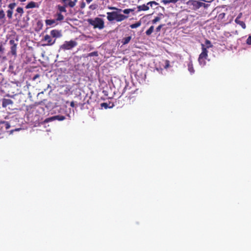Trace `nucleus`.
<instances>
[{
	"label": "nucleus",
	"mask_w": 251,
	"mask_h": 251,
	"mask_svg": "<svg viewBox=\"0 0 251 251\" xmlns=\"http://www.w3.org/2000/svg\"><path fill=\"white\" fill-rule=\"evenodd\" d=\"M87 21L90 25L93 26L94 28H98L100 29H101L103 28L104 26L103 21L98 17L96 18L94 20L89 19Z\"/></svg>",
	"instance_id": "1"
},
{
	"label": "nucleus",
	"mask_w": 251,
	"mask_h": 251,
	"mask_svg": "<svg viewBox=\"0 0 251 251\" xmlns=\"http://www.w3.org/2000/svg\"><path fill=\"white\" fill-rule=\"evenodd\" d=\"M202 52L199 55L198 61L201 65L204 66L206 64L205 59L208 57V50L203 44H201Z\"/></svg>",
	"instance_id": "2"
},
{
	"label": "nucleus",
	"mask_w": 251,
	"mask_h": 251,
	"mask_svg": "<svg viewBox=\"0 0 251 251\" xmlns=\"http://www.w3.org/2000/svg\"><path fill=\"white\" fill-rule=\"evenodd\" d=\"M213 1H214V0H189L188 3L193 5L194 6L197 8H199L202 6L204 7H207L208 4H206L203 2L211 3Z\"/></svg>",
	"instance_id": "3"
},
{
	"label": "nucleus",
	"mask_w": 251,
	"mask_h": 251,
	"mask_svg": "<svg viewBox=\"0 0 251 251\" xmlns=\"http://www.w3.org/2000/svg\"><path fill=\"white\" fill-rule=\"evenodd\" d=\"M77 45V43L74 40L69 41H65L64 43L60 46V50L65 51L66 50H72Z\"/></svg>",
	"instance_id": "4"
},
{
	"label": "nucleus",
	"mask_w": 251,
	"mask_h": 251,
	"mask_svg": "<svg viewBox=\"0 0 251 251\" xmlns=\"http://www.w3.org/2000/svg\"><path fill=\"white\" fill-rule=\"evenodd\" d=\"M28 17H19L17 25L22 28H24L28 25Z\"/></svg>",
	"instance_id": "5"
},
{
	"label": "nucleus",
	"mask_w": 251,
	"mask_h": 251,
	"mask_svg": "<svg viewBox=\"0 0 251 251\" xmlns=\"http://www.w3.org/2000/svg\"><path fill=\"white\" fill-rule=\"evenodd\" d=\"M153 5H157V3L155 1H150L146 5L143 4L137 7L138 11H146L149 9L150 7H152Z\"/></svg>",
	"instance_id": "6"
},
{
	"label": "nucleus",
	"mask_w": 251,
	"mask_h": 251,
	"mask_svg": "<svg viewBox=\"0 0 251 251\" xmlns=\"http://www.w3.org/2000/svg\"><path fill=\"white\" fill-rule=\"evenodd\" d=\"M43 41L47 42V44L45 45L51 46L55 43L56 39H53L50 35L47 34L44 37Z\"/></svg>",
	"instance_id": "7"
},
{
	"label": "nucleus",
	"mask_w": 251,
	"mask_h": 251,
	"mask_svg": "<svg viewBox=\"0 0 251 251\" xmlns=\"http://www.w3.org/2000/svg\"><path fill=\"white\" fill-rule=\"evenodd\" d=\"M9 44L11 45L10 47V53L16 56L17 55V44L15 43L14 40H10L9 41Z\"/></svg>",
	"instance_id": "8"
},
{
	"label": "nucleus",
	"mask_w": 251,
	"mask_h": 251,
	"mask_svg": "<svg viewBox=\"0 0 251 251\" xmlns=\"http://www.w3.org/2000/svg\"><path fill=\"white\" fill-rule=\"evenodd\" d=\"M61 1L64 4L65 7L73 8L75 5L77 0H61Z\"/></svg>",
	"instance_id": "9"
},
{
	"label": "nucleus",
	"mask_w": 251,
	"mask_h": 251,
	"mask_svg": "<svg viewBox=\"0 0 251 251\" xmlns=\"http://www.w3.org/2000/svg\"><path fill=\"white\" fill-rule=\"evenodd\" d=\"M111 9L113 10V11L111 12H107L108 16H123L121 12L122 9H118L115 7H111Z\"/></svg>",
	"instance_id": "10"
},
{
	"label": "nucleus",
	"mask_w": 251,
	"mask_h": 251,
	"mask_svg": "<svg viewBox=\"0 0 251 251\" xmlns=\"http://www.w3.org/2000/svg\"><path fill=\"white\" fill-rule=\"evenodd\" d=\"M63 19V17H57L56 20H47L46 23L47 25L54 26L57 24V22L61 21Z\"/></svg>",
	"instance_id": "11"
},
{
	"label": "nucleus",
	"mask_w": 251,
	"mask_h": 251,
	"mask_svg": "<svg viewBox=\"0 0 251 251\" xmlns=\"http://www.w3.org/2000/svg\"><path fill=\"white\" fill-rule=\"evenodd\" d=\"M242 17H237L235 20V22L240 25L243 29H245L246 27L245 22L241 19Z\"/></svg>",
	"instance_id": "12"
},
{
	"label": "nucleus",
	"mask_w": 251,
	"mask_h": 251,
	"mask_svg": "<svg viewBox=\"0 0 251 251\" xmlns=\"http://www.w3.org/2000/svg\"><path fill=\"white\" fill-rule=\"evenodd\" d=\"M50 36L53 38H59L62 36L61 32L58 30L53 29L50 31Z\"/></svg>",
	"instance_id": "13"
},
{
	"label": "nucleus",
	"mask_w": 251,
	"mask_h": 251,
	"mask_svg": "<svg viewBox=\"0 0 251 251\" xmlns=\"http://www.w3.org/2000/svg\"><path fill=\"white\" fill-rule=\"evenodd\" d=\"M16 4L15 3H12L9 4L8 9L7 11V16H12L13 14V10L15 8Z\"/></svg>",
	"instance_id": "14"
},
{
	"label": "nucleus",
	"mask_w": 251,
	"mask_h": 251,
	"mask_svg": "<svg viewBox=\"0 0 251 251\" xmlns=\"http://www.w3.org/2000/svg\"><path fill=\"white\" fill-rule=\"evenodd\" d=\"M107 19L109 21H112L113 20H115L117 22H120L124 20H125L126 18H127L128 17H107Z\"/></svg>",
	"instance_id": "15"
},
{
	"label": "nucleus",
	"mask_w": 251,
	"mask_h": 251,
	"mask_svg": "<svg viewBox=\"0 0 251 251\" xmlns=\"http://www.w3.org/2000/svg\"><path fill=\"white\" fill-rule=\"evenodd\" d=\"M13 101L10 99H3L2 101V106L3 107H6L8 105L12 104Z\"/></svg>",
	"instance_id": "16"
},
{
	"label": "nucleus",
	"mask_w": 251,
	"mask_h": 251,
	"mask_svg": "<svg viewBox=\"0 0 251 251\" xmlns=\"http://www.w3.org/2000/svg\"><path fill=\"white\" fill-rule=\"evenodd\" d=\"M188 69L190 74H193L195 73V70L192 61H190L188 64Z\"/></svg>",
	"instance_id": "17"
},
{
	"label": "nucleus",
	"mask_w": 251,
	"mask_h": 251,
	"mask_svg": "<svg viewBox=\"0 0 251 251\" xmlns=\"http://www.w3.org/2000/svg\"><path fill=\"white\" fill-rule=\"evenodd\" d=\"M131 39V37L130 36L123 38L122 41V43L123 45L127 44L130 42Z\"/></svg>",
	"instance_id": "18"
},
{
	"label": "nucleus",
	"mask_w": 251,
	"mask_h": 251,
	"mask_svg": "<svg viewBox=\"0 0 251 251\" xmlns=\"http://www.w3.org/2000/svg\"><path fill=\"white\" fill-rule=\"evenodd\" d=\"M54 120H57L58 121H63L65 119V117L62 115H56L52 118Z\"/></svg>",
	"instance_id": "19"
},
{
	"label": "nucleus",
	"mask_w": 251,
	"mask_h": 251,
	"mask_svg": "<svg viewBox=\"0 0 251 251\" xmlns=\"http://www.w3.org/2000/svg\"><path fill=\"white\" fill-rule=\"evenodd\" d=\"M36 3L33 1L30 2L26 6V8H34L36 6Z\"/></svg>",
	"instance_id": "20"
},
{
	"label": "nucleus",
	"mask_w": 251,
	"mask_h": 251,
	"mask_svg": "<svg viewBox=\"0 0 251 251\" xmlns=\"http://www.w3.org/2000/svg\"><path fill=\"white\" fill-rule=\"evenodd\" d=\"M154 29L153 26H151L146 31V34L147 35H150L153 32Z\"/></svg>",
	"instance_id": "21"
},
{
	"label": "nucleus",
	"mask_w": 251,
	"mask_h": 251,
	"mask_svg": "<svg viewBox=\"0 0 251 251\" xmlns=\"http://www.w3.org/2000/svg\"><path fill=\"white\" fill-rule=\"evenodd\" d=\"M141 25V23L140 22H137L135 24H132L130 25V27L131 28H136Z\"/></svg>",
	"instance_id": "22"
},
{
	"label": "nucleus",
	"mask_w": 251,
	"mask_h": 251,
	"mask_svg": "<svg viewBox=\"0 0 251 251\" xmlns=\"http://www.w3.org/2000/svg\"><path fill=\"white\" fill-rule=\"evenodd\" d=\"M4 49L2 45L0 46V57H2L4 55Z\"/></svg>",
	"instance_id": "23"
},
{
	"label": "nucleus",
	"mask_w": 251,
	"mask_h": 251,
	"mask_svg": "<svg viewBox=\"0 0 251 251\" xmlns=\"http://www.w3.org/2000/svg\"><path fill=\"white\" fill-rule=\"evenodd\" d=\"M98 56V52L97 51L90 52L88 54V56H90V57Z\"/></svg>",
	"instance_id": "24"
},
{
	"label": "nucleus",
	"mask_w": 251,
	"mask_h": 251,
	"mask_svg": "<svg viewBox=\"0 0 251 251\" xmlns=\"http://www.w3.org/2000/svg\"><path fill=\"white\" fill-rule=\"evenodd\" d=\"M205 44L207 45V47H206V48H209L213 47L211 42L208 40H206Z\"/></svg>",
	"instance_id": "25"
},
{
	"label": "nucleus",
	"mask_w": 251,
	"mask_h": 251,
	"mask_svg": "<svg viewBox=\"0 0 251 251\" xmlns=\"http://www.w3.org/2000/svg\"><path fill=\"white\" fill-rule=\"evenodd\" d=\"M170 67V61L168 60H166L165 61V66L164 68L165 69H167Z\"/></svg>",
	"instance_id": "26"
},
{
	"label": "nucleus",
	"mask_w": 251,
	"mask_h": 251,
	"mask_svg": "<svg viewBox=\"0 0 251 251\" xmlns=\"http://www.w3.org/2000/svg\"><path fill=\"white\" fill-rule=\"evenodd\" d=\"M100 106L101 107H104L105 109H106L108 107V105L106 102H103L100 104Z\"/></svg>",
	"instance_id": "27"
},
{
	"label": "nucleus",
	"mask_w": 251,
	"mask_h": 251,
	"mask_svg": "<svg viewBox=\"0 0 251 251\" xmlns=\"http://www.w3.org/2000/svg\"><path fill=\"white\" fill-rule=\"evenodd\" d=\"M0 124H2V125H4V126H5L6 129L9 128V127L10 126L9 124H8V123L7 122H1Z\"/></svg>",
	"instance_id": "28"
},
{
	"label": "nucleus",
	"mask_w": 251,
	"mask_h": 251,
	"mask_svg": "<svg viewBox=\"0 0 251 251\" xmlns=\"http://www.w3.org/2000/svg\"><path fill=\"white\" fill-rule=\"evenodd\" d=\"M58 9L61 12H64L66 11L65 6H58Z\"/></svg>",
	"instance_id": "29"
},
{
	"label": "nucleus",
	"mask_w": 251,
	"mask_h": 251,
	"mask_svg": "<svg viewBox=\"0 0 251 251\" xmlns=\"http://www.w3.org/2000/svg\"><path fill=\"white\" fill-rule=\"evenodd\" d=\"M16 11L19 14H22L23 13V9L21 7H18Z\"/></svg>",
	"instance_id": "30"
},
{
	"label": "nucleus",
	"mask_w": 251,
	"mask_h": 251,
	"mask_svg": "<svg viewBox=\"0 0 251 251\" xmlns=\"http://www.w3.org/2000/svg\"><path fill=\"white\" fill-rule=\"evenodd\" d=\"M132 10L131 9H125L124 11H123V12L125 14H128L129 13V12L130 11H132Z\"/></svg>",
	"instance_id": "31"
},
{
	"label": "nucleus",
	"mask_w": 251,
	"mask_h": 251,
	"mask_svg": "<svg viewBox=\"0 0 251 251\" xmlns=\"http://www.w3.org/2000/svg\"><path fill=\"white\" fill-rule=\"evenodd\" d=\"M247 44L251 45V36H249L247 39Z\"/></svg>",
	"instance_id": "32"
},
{
	"label": "nucleus",
	"mask_w": 251,
	"mask_h": 251,
	"mask_svg": "<svg viewBox=\"0 0 251 251\" xmlns=\"http://www.w3.org/2000/svg\"><path fill=\"white\" fill-rule=\"evenodd\" d=\"M162 26H163L162 25H160L159 26H158V27L156 28V32L160 31V30L161 28H162Z\"/></svg>",
	"instance_id": "33"
},
{
	"label": "nucleus",
	"mask_w": 251,
	"mask_h": 251,
	"mask_svg": "<svg viewBox=\"0 0 251 251\" xmlns=\"http://www.w3.org/2000/svg\"><path fill=\"white\" fill-rule=\"evenodd\" d=\"M40 77V75L36 74L32 78L33 80H36L37 78H39Z\"/></svg>",
	"instance_id": "34"
},
{
	"label": "nucleus",
	"mask_w": 251,
	"mask_h": 251,
	"mask_svg": "<svg viewBox=\"0 0 251 251\" xmlns=\"http://www.w3.org/2000/svg\"><path fill=\"white\" fill-rule=\"evenodd\" d=\"M160 20L159 17H156V18L152 21L153 23H155L156 22Z\"/></svg>",
	"instance_id": "35"
},
{
	"label": "nucleus",
	"mask_w": 251,
	"mask_h": 251,
	"mask_svg": "<svg viewBox=\"0 0 251 251\" xmlns=\"http://www.w3.org/2000/svg\"><path fill=\"white\" fill-rule=\"evenodd\" d=\"M162 2L165 4H167L170 3V0H163Z\"/></svg>",
	"instance_id": "36"
},
{
	"label": "nucleus",
	"mask_w": 251,
	"mask_h": 251,
	"mask_svg": "<svg viewBox=\"0 0 251 251\" xmlns=\"http://www.w3.org/2000/svg\"><path fill=\"white\" fill-rule=\"evenodd\" d=\"M178 0H170V3H176Z\"/></svg>",
	"instance_id": "37"
},
{
	"label": "nucleus",
	"mask_w": 251,
	"mask_h": 251,
	"mask_svg": "<svg viewBox=\"0 0 251 251\" xmlns=\"http://www.w3.org/2000/svg\"><path fill=\"white\" fill-rule=\"evenodd\" d=\"M85 6V3L84 2H82L81 4V6H80L81 8H83Z\"/></svg>",
	"instance_id": "38"
},
{
	"label": "nucleus",
	"mask_w": 251,
	"mask_h": 251,
	"mask_svg": "<svg viewBox=\"0 0 251 251\" xmlns=\"http://www.w3.org/2000/svg\"><path fill=\"white\" fill-rule=\"evenodd\" d=\"M70 105L71 107H74L75 106V103L73 101L71 102Z\"/></svg>",
	"instance_id": "39"
},
{
	"label": "nucleus",
	"mask_w": 251,
	"mask_h": 251,
	"mask_svg": "<svg viewBox=\"0 0 251 251\" xmlns=\"http://www.w3.org/2000/svg\"><path fill=\"white\" fill-rule=\"evenodd\" d=\"M0 15H2V16H4V12L3 10L0 11Z\"/></svg>",
	"instance_id": "40"
},
{
	"label": "nucleus",
	"mask_w": 251,
	"mask_h": 251,
	"mask_svg": "<svg viewBox=\"0 0 251 251\" xmlns=\"http://www.w3.org/2000/svg\"><path fill=\"white\" fill-rule=\"evenodd\" d=\"M86 0V2L89 4L90 2H91L93 0Z\"/></svg>",
	"instance_id": "41"
},
{
	"label": "nucleus",
	"mask_w": 251,
	"mask_h": 251,
	"mask_svg": "<svg viewBox=\"0 0 251 251\" xmlns=\"http://www.w3.org/2000/svg\"><path fill=\"white\" fill-rule=\"evenodd\" d=\"M26 0H19L21 2H24Z\"/></svg>",
	"instance_id": "42"
},
{
	"label": "nucleus",
	"mask_w": 251,
	"mask_h": 251,
	"mask_svg": "<svg viewBox=\"0 0 251 251\" xmlns=\"http://www.w3.org/2000/svg\"><path fill=\"white\" fill-rule=\"evenodd\" d=\"M220 16H225V13H223L221 14Z\"/></svg>",
	"instance_id": "43"
},
{
	"label": "nucleus",
	"mask_w": 251,
	"mask_h": 251,
	"mask_svg": "<svg viewBox=\"0 0 251 251\" xmlns=\"http://www.w3.org/2000/svg\"><path fill=\"white\" fill-rule=\"evenodd\" d=\"M4 17H3V16L0 17V19H1V18H4Z\"/></svg>",
	"instance_id": "44"
},
{
	"label": "nucleus",
	"mask_w": 251,
	"mask_h": 251,
	"mask_svg": "<svg viewBox=\"0 0 251 251\" xmlns=\"http://www.w3.org/2000/svg\"><path fill=\"white\" fill-rule=\"evenodd\" d=\"M2 0H0V3H1Z\"/></svg>",
	"instance_id": "45"
}]
</instances>
